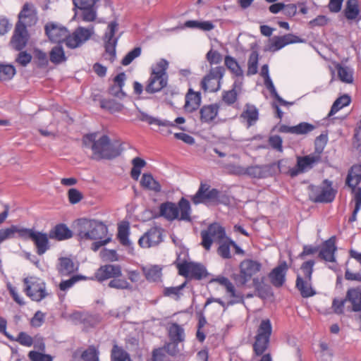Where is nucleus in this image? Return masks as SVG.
Here are the masks:
<instances>
[{
    "label": "nucleus",
    "instance_id": "1",
    "mask_svg": "<svg viewBox=\"0 0 361 361\" xmlns=\"http://www.w3.org/2000/svg\"><path fill=\"white\" fill-rule=\"evenodd\" d=\"M96 133H90L84 136L83 143L90 147L96 159H111L118 157L123 149L118 141L111 142L109 137L104 135L98 140Z\"/></svg>",
    "mask_w": 361,
    "mask_h": 361
},
{
    "label": "nucleus",
    "instance_id": "2",
    "mask_svg": "<svg viewBox=\"0 0 361 361\" xmlns=\"http://www.w3.org/2000/svg\"><path fill=\"white\" fill-rule=\"evenodd\" d=\"M160 216L166 220L172 221L175 219L190 222L192 221L191 207L190 202L182 197L176 205L172 202L161 203L159 206Z\"/></svg>",
    "mask_w": 361,
    "mask_h": 361
},
{
    "label": "nucleus",
    "instance_id": "3",
    "mask_svg": "<svg viewBox=\"0 0 361 361\" xmlns=\"http://www.w3.org/2000/svg\"><path fill=\"white\" fill-rule=\"evenodd\" d=\"M169 62L164 59H160L151 67L149 78L145 86V91L149 94L160 92L168 83Z\"/></svg>",
    "mask_w": 361,
    "mask_h": 361
},
{
    "label": "nucleus",
    "instance_id": "4",
    "mask_svg": "<svg viewBox=\"0 0 361 361\" xmlns=\"http://www.w3.org/2000/svg\"><path fill=\"white\" fill-rule=\"evenodd\" d=\"M272 333V326L269 319H263L257 330L255 342L252 345L253 352L255 356H261L267 350L270 337Z\"/></svg>",
    "mask_w": 361,
    "mask_h": 361
},
{
    "label": "nucleus",
    "instance_id": "5",
    "mask_svg": "<svg viewBox=\"0 0 361 361\" xmlns=\"http://www.w3.org/2000/svg\"><path fill=\"white\" fill-rule=\"evenodd\" d=\"M308 189L309 198L313 202H331L336 194V191L332 188V182L328 179L324 180L322 185H310Z\"/></svg>",
    "mask_w": 361,
    "mask_h": 361
},
{
    "label": "nucleus",
    "instance_id": "6",
    "mask_svg": "<svg viewBox=\"0 0 361 361\" xmlns=\"http://www.w3.org/2000/svg\"><path fill=\"white\" fill-rule=\"evenodd\" d=\"M23 283L26 295L33 301L39 302L49 295L45 282L39 278L26 277L23 279Z\"/></svg>",
    "mask_w": 361,
    "mask_h": 361
},
{
    "label": "nucleus",
    "instance_id": "7",
    "mask_svg": "<svg viewBox=\"0 0 361 361\" xmlns=\"http://www.w3.org/2000/svg\"><path fill=\"white\" fill-rule=\"evenodd\" d=\"M224 73L225 68L222 66L212 68L201 80V88L205 92H216L219 91L221 89V80Z\"/></svg>",
    "mask_w": 361,
    "mask_h": 361
},
{
    "label": "nucleus",
    "instance_id": "8",
    "mask_svg": "<svg viewBox=\"0 0 361 361\" xmlns=\"http://www.w3.org/2000/svg\"><path fill=\"white\" fill-rule=\"evenodd\" d=\"M118 23L116 21L111 22L106 28L103 37L104 43L105 54L104 58L113 63L116 59V47L119 36L115 37V33L118 29Z\"/></svg>",
    "mask_w": 361,
    "mask_h": 361
},
{
    "label": "nucleus",
    "instance_id": "9",
    "mask_svg": "<svg viewBox=\"0 0 361 361\" xmlns=\"http://www.w3.org/2000/svg\"><path fill=\"white\" fill-rule=\"evenodd\" d=\"M202 238L201 245L207 250H209L212 243H220L226 239L225 229L219 224H211L206 230H203L200 233Z\"/></svg>",
    "mask_w": 361,
    "mask_h": 361
},
{
    "label": "nucleus",
    "instance_id": "10",
    "mask_svg": "<svg viewBox=\"0 0 361 361\" xmlns=\"http://www.w3.org/2000/svg\"><path fill=\"white\" fill-rule=\"evenodd\" d=\"M94 27H87L79 26L71 33L68 32L66 40V46L69 49H76L82 46L94 35Z\"/></svg>",
    "mask_w": 361,
    "mask_h": 361
},
{
    "label": "nucleus",
    "instance_id": "11",
    "mask_svg": "<svg viewBox=\"0 0 361 361\" xmlns=\"http://www.w3.org/2000/svg\"><path fill=\"white\" fill-rule=\"evenodd\" d=\"M99 0H73L75 8V16L82 21L92 22L97 18L96 4Z\"/></svg>",
    "mask_w": 361,
    "mask_h": 361
},
{
    "label": "nucleus",
    "instance_id": "12",
    "mask_svg": "<svg viewBox=\"0 0 361 361\" xmlns=\"http://www.w3.org/2000/svg\"><path fill=\"white\" fill-rule=\"evenodd\" d=\"M22 239L31 240L37 249L39 255L44 254L49 248V235L45 233L37 231L33 228H25L21 231Z\"/></svg>",
    "mask_w": 361,
    "mask_h": 361
},
{
    "label": "nucleus",
    "instance_id": "13",
    "mask_svg": "<svg viewBox=\"0 0 361 361\" xmlns=\"http://www.w3.org/2000/svg\"><path fill=\"white\" fill-rule=\"evenodd\" d=\"M321 160V155L315 152L303 157H298L295 166L290 169L288 173L291 177H295L300 173L310 171Z\"/></svg>",
    "mask_w": 361,
    "mask_h": 361
},
{
    "label": "nucleus",
    "instance_id": "14",
    "mask_svg": "<svg viewBox=\"0 0 361 361\" xmlns=\"http://www.w3.org/2000/svg\"><path fill=\"white\" fill-rule=\"evenodd\" d=\"M178 268L180 275L190 279L201 280L208 275L206 268L199 263L184 262Z\"/></svg>",
    "mask_w": 361,
    "mask_h": 361
},
{
    "label": "nucleus",
    "instance_id": "15",
    "mask_svg": "<svg viewBox=\"0 0 361 361\" xmlns=\"http://www.w3.org/2000/svg\"><path fill=\"white\" fill-rule=\"evenodd\" d=\"M220 191L211 188L210 185L201 182L197 192L192 196L191 200L194 204H207L214 202L219 197Z\"/></svg>",
    "mask_w": 361,
    "mask_h": 361
},
{
    "label": "nucleus",
    "instance_id": "16",
    "mask_svg": "<svg viewBox=\"0 0 361 361\" xmlns=\"http://www.w3.org/2000/svg\"><path fill=\"white\" fill-rule=\"evenodd\" d=\"M122 276V269L119 264H108L100 266L94 273V277L100 283L108 279L121 277Z\"/></svg>",
    "mask_w": 361,
    "mask_h": 361
},
{
    "label": "nucleus",
    "instance_id": "17",
    "mask_svg": "<svg viewBox=\"0 0 361 361\" xmlns=\"http://www.w3.org/2000/svg\"><path fill=\"white\" fill-rule=\"evenodd\" d=\"M270 165H254L247 167L238 166L236 172L255 178H264L271 175Z\"/></svg>",
    "mask_w": 361,
    "mask_h": 361
},
{
    "label": "nucleus",
    "instance_id": "18",
    "mask_svg": "<svg viewBox=\"0 0 361 361\" xmlns=\"http://www.w3.org/2000/svg\"><path fill=\"white\" fill-rule=\"evenodd\" d=\"M29 39V35L27 27L20 23H16L11 39L13 48L16 51L23 50L27 45Z\"/></svg>",
    "mask_w": 361,
    "mask_h": 361
},
{
    "label": "nucleus",
    "instance_id": "19",
    "mask_svg": "<svg viewBox=\"0 0 361 361\" xmlns=\"http://www.w3.org/2000/svg\"><path fill=\"white\" fill-rule=\"evenodd\" d=\"M305 39H300L299 37L293 34H286L283 36H274L269 44L268 50L271 52H275L285 46L294 44L304 42Z\"/></svg>",
    "mask_w": 361,
    "mask_h": 361
},
{
    "label": "nucleus",
    "instance_id": "20",
    "mask_svg": "<svg viewBox=\"0 0 361 361\" xmlns=\"http://www.w3.org/2000/svg\"><path fill=\"white\" fill-rule=\"evenodd\" d=\"M162 240L161 229L152 227L140 238L138 244L141 247L148 248L159 245Z\"/></svg>",
    "mask_w": 361,
    "mask_h": 361
},
{
    "label": "nucleus",
    "instance_id": "21",
    "mask_svg": "<svg viewBox=\"0 0 361 361\" xmlns=\"http://www.w3.org/2000/svg\"><path fill=\"white\" fill-rule=\"evenodd\" d=\"M44 30L50 41L54 43L64 42L66 44L68 33L66 27L54 23H48L45 25Z\"/></svg>",
    "mask_w": 361,
    "mask_h": 361
},
{
    "label": "nucleus",
    "instance_id": "22",
    "mask_svg": "<svg viewBox=\"0 0 361 361\" xmlns=\"http://www.w3.org/2000/svg\"><path fill=\"white\" fill-rule=\"evenodd\" d=\"M138 119L141 121L147 122L149 125H157L160 127H176V124L184 123L185 120L183 117H178L175 119L174 122L168 120H162L158 118L153 117L145 112L139 111Z\"/></svg>",
    "mask_w": 361,
    "mask_h": 361
},
{
    "label": "nucleus",
    "instance_id": "23",
    "mask_svg": "<svg viewBox=\"0 0 361 361\" xmlns=\"http://www.w3.org/2000/svg\"><path fill=\"white\" fill-rule=\"evenodd\" d=\"M288 265L286 262L275 267L269 274L271 284L277 288L281 287L285 283Z\"/></svg>",
    "mask_w": 361,
    "mask_h": 361
},
{
    "label": "nucleus",
    "instance_id": "24",
    "mask_svg": "<svg viewBox=\"0 0 361 361\" xmlns=\"http://www.w3.org/2000/svg\"><path fill=\"white\" fill-rule=\"evenodd\" d=\"M240 118L242 122L245 123L247 128H249L255 126L259 120V110L255 105L246 104Z\"/></svg>",
    "mask_w": 361,
    "mask_h": 361
},
{
    "label": "nucleus",
    "instance_id": "25",
    "mask_svg": "<svg viewBox=\"0 0 361 361\" xmlns=\"http://www.w3.org/2000/svg\"><path fill=\"white\" fill-rule=\"evenodd\" d=\"M59 274L61 276H68L78 270V266L70 257H61L58 259L56 265Z\"/></svg>",
    "mask_w": 361,
    "mask_h": 361
},
{
    "label": "nucleus",
    "instance_id": "26",
    "mask_svg": "<svg viewBox=\"0 0 361 361\" xmlns=\"http://www.w3.org/2000/svg\"><path fill=\"white\" fill-rule=\"evenodd\" d=\"M185 102L183 106L184 111L187 113H192L200 106L201 93L200 92H194L192 89H189L185 95Z\"/></svg>",
    "mask_w": 361,
    "mask_h": 361
},
{
    "label": "nucleus",
    "instance_id": "27",
    "mask_svg": "<svg viewBox=\"0 0 361 361\" xmlns=\"http://www.w3.org/2000/svg\"><path fill=\"white\" fill-rule=\"evenodd\" d=\"M361 182V164L353 165L348 171L345 183L352 188L354 195H356V190H360L357 185Z\"/></svg>",
    "mask_w": 361,
    "mask_h": 361
},
{
    "label": "nucleus",
    "instance_id": "28",
    "mask_svg": "<svg viewBox=\"0 0 361 361\" xmlns=\"http://www.w3.org/2000/svg\"><path fill=\"white\" fill-rule=\"evenodd\" d=\"M219 106L211 104L202 106L200 109V120L202 123H211L218 116Z\"/></svg>",
    "mask_w": 361,
    "mask_h": 361
},
{
    "label": "nucleus",
    "instance_id": "29",
    "mask_svg": "<svg viewBox=\"0 0 361 361\" xmlns=\"http://www.w3.org/2000/svg\"><path fill=\"white\" fill-rule=\"evenodd\" d=\"M37 21L36 13L32 9V6L28 3L23 5L22 10L18 14V21L17 23L27 26H31Z\"/></svg>",
    "mask_w": 361,
    "mask_h": 361
},
{
    "label": "nucleus",
    "instance_id": "30",
    "mask_svg": "<svg viewBox=\"0 0 361 361\" xmlns=\"http://www.w3.org/2000/svg\"><path fill=\"white\" fill-rule=\"evenodd\" d=\"M336 250V237L332 236L324 243L319 256L325 261L333 262L335 261Z\"/></svg>",
    "mask_w": 361,
    "mask_h": 361
},
{
    "label": "nucleus",
    "instance_id": "31",
    "mask_svg": "<svg viewBox=\"0 0 361 361\" xmlns=\"http://www.w3.org/2000/svg\"><path fill=\"white\" fill-rule=\"evenodd\" d=\"M72 236V231L64 224L56 225L49 233V238L59 241L69 239Z\"/></svg>",
    "mask_w": 361,
    "mask_h": 361
},
{
    "label": "nucleus",
    "instance_id": "32",
    "mask_svg": "<svg viewBox=\"0 0 361 361\" xmlns=\"http://www.w3.org/2000/svg\"><path fill=\"white\" fill-rule=\"evenodd\" d=\"M108 233L107 226L102 221L92 219L90 236L86 240H97L104 238Z\"/></svg>",
    "mask_w": 361,
    "mask_h": 361
},
{
    "label": "nucleus",
    "instance_id": "33",
    "mask_svg": "<svg viewBox=\"0 0 361 361\" xmlns=\"http://www.w3.org/2000/svg\"><path fill=\"white\" fill-rule=\"evenodd\" d=\"M346 300L351 305V311L361 312V287L348 289L346 293Z\"/></svg>",
    "mask_w": 361,
    "mask_h": 361
},
{
    "label": "nucleus",
    "instance_id": "34",
    "mask_svg": "<svg viewBox=\"0 0 361 361\" xmlns=\"http://www.w3.org/2000/svg\"><path fill=\"white\" fill-rule=\"evenodd\" d=\"M295 286L302 298L312 297L316 294L312 286V281L303 279L300 275L297 276Z\"/></svg>",
    "mask_w": 361,
    "mask_h": 361
},
{
    "label": "nucleus",
    "instance_id": "35",
    "mask_svg": "<svg viewBox=\"0 0 361 361\" xmlns=\"http://www.w3.org/2000/svg\"><path fill=\"white\" fill-rule=\"evenodd\" d=\"M169 336L176 348L179 343L185 340L184 329L177 323H172L169 327Z\"/></svg>",
    "mask_w": 361,
    "mask_h": 361
},
{
    "label": "nucleus",
    "instance_id": "36",
    "mask_svg": "<svg viewBox=\"0 0 361 361\" xmlns=\"http://www.w3.org/2000/svg\"><path fill=\"white\" fill-rule=\"evenodd\" d=\"M92 219H79L75 221V229L80 240H86L90 236Z\"/></svg>",
    "mask_w": 361,
    "mask_h": 361
},
{
    "label": "nucleus",
    "instance_id": "37",
    "mask_svg": "<svg viewBox=\"0 0 361 361\" xmlns=\"http://www.w3.org/2000/svg\"><path fill=\"white\" fill-rule=\"evenodd\" d=\"M262 264L252 259L243 260L240 264V269L250 279L260 271Z\"/></svg>",
    "mask_w": 361,
    "mask_h": 361
},
{
    "label": "nucleus",
    "instance_id": "38",
    "mask_svg": "<svg viewBox=\"0 0 361 361\" xmlns=\"http://www.w3.org/2000/svg\"><path fill=\"white\" fill-rule=\"evenodd\" d=\"M25 228L12 225L8 228L0 229V245L6 240L16 238V234H18L19 238H22L21 231H25Z\"/></svg>",
    "mask_w": 361,
    "mask_h": 361
},
{
    "label": "nucleus",
    "instance_id": "39",
    "mask_svg": "<svg viewBox=\"0 0 361 361\" xmlns=\"http://www.w3.org/2000/svg\"><path fill=\"white\" fill-rule=\"evenodd\" d=\"M140 184L144 188L155 192H159L161 190L160 183L150 173H144L142 175Z\"/></svg>",
    "mask_w": 361,
    "mask_h": 361
},
{
    "label": "nucleus",
    "instance_id": "40",
    "mask_svg": "<svg viewBox=\"0 0 361 361\" xmlns=\"http://www.w3.org/2000/svg\"><path fill=\"white\" fill-rule=\"evenodd\" d=\"M171 343L166 344L164 348H158L152 350V361H164L166 357L165 352H167L171 355H175L176 354V350L173 347V350H171Z\"/></svg>",
    "mask_w": 361,
    "mask_h": 361
},
{
    "label": "nucleus",
    "instance_id": "41",
    "mask_svg": "<svg viewBox=\"0 0 361 361\" xmlns=\"http://www.w3.org/2000/svg\"><path fill=\"white\" fill-rule=\"evenodd\" d=\"M49 59L54 64H60L67 60L64 50L61 45L54 47L49 52Z\"/></svg>",
    "mask_w": 361,
    "mask_h": 361
},
{
    "label": "nucleus",
    "instance_id": "42",
    "mask_svg": "<svg viewBox=\"0 0 361 361\" xmlns=\"http://www.w3.org/2000/svg\"><path fill=\"white\" fill-rule=\"evenodd\" d=\"M185 26L189 28L197 29L204 32L212 30L215 27L214 23L209 20H187L185 23Z\"/></svg>",
    "mask_w": 361,
    "mask_h": 361
},
{
    "label": "nucleus",
    "instance_id": "43",
    "mask_svg": "<svg viewBox=\"0 0 361 361\" xmlns=\"http://www.w3.org/2000/svg\"><path fill=\"white\" fill-rule=\"evenodd\" d=\"M129 231L130 227L128 222L123 223L118 227L117 237L121 244L123 246L128 247L131 245V243L128 238Z\"/></svg>",
    "mask_w": 361,
    "mask_h": 361
},
{
    "label": "nucleus",
    "instance_id": "44",
    "mask_svg": "<svg viewBox=\"0 0 361 361\" xmlns=\"http://www.w3.org/2000/svg\"><path fill=\"white\" fill-rule=\"evenodd\" d=\"M224 63L227 68L236 77H242L243 71L238 61L231 56H226L224 59Z\"/></svg>",
    "mask_w": 361,
    "mask_h": 361
},
{
    "label": "nucleus",
    "instance_id": "45",
    "mask_svg": "<svg viewBox=\"0 0 361 361\" xmlns=\"http://www.w3.org/2000/svg\"><path fill=\"white\" fill-rule=\"evenodd\" d=\"M210 282H216L220 285L224 286L226 289L227 293H230V296L232 298H240L236 293L235 289L233 284L229 281V279L225 276H218L215 279H213L210 281ZM240 300H243L242 297H240Z\"/></svg>",
    "mask_w": 361,
    "mask_h": 361
},
{
    "label": "nucleus",
    "instance_id": "46",
    "mask_svg": "<svg viewBox=\"0 0 361 361\" xmlns=\"http://www.w3.org/2000/svg\"><path fill=\"white\" fill-rule=\"evenodd\" d=\"M350 101V97L346 94L336 99L331 108L330 112L329 113V116L335 114L342 108L349 105Z\"/></svg>",
    "mask_w": 361,
    "mask_h": 361
},
{
    "label": "nucleus",
    "instance_id": "47",
    "mask_svg": "<svg viewBox=\"0 0 361 361\" xmlns=\"http://www.w3.org/2000/svg\"><path fill=\"white\" fill-rule=\"evenodd\" d=\"M259 54L254 50L251 52L247 61V75H255L258 71Z\"/></svg>",
    "mask_w": 361,
    "mask_h": 361
},
{
    "label": "nucleus",
    "instance_id": "48",
    "mask_svg": "<svg viewBox=\"0 0 361 361\" xmlns=\"http://www.w3.org/2000/svg\"><path fill=\"white\" fill-rule=\"evenodd\" d=\"M16 71L13 66L0 63V81L11 80L16 75Z\"/></svg>",
    "mask_w": 361,
    "mask_h": 361
},
{
    "label": "nucleus",
    "instance_id": "49",
    "mask_svg": "<svg viewBox=\"0 0 361 361\" xmlns=\"http://www.w3.org/2000/svg\"><path fill=\"white\" fill-rule=\"evenodd\" d=\"M360 11L356 0H348L345 9V16L348 20L355 19Z\"/></svg>",
    "mask_w": 361,
    "mask_h": 361
},
{
    "label": "nucleus",
    "instance_id": "50",
    "mask_svg": "<svg viewBox=\"0 0 361 361\" xmlns=\"http://www.w3.org/2000/svg\"><path fill=\"white\" fill-rule=\"evenodd\" d=\"M100 106L103 109H106L111 113L120 112L123 109V105L118 102H116L114 99H101Z\"/></svg>",
    "mask_w": 361,
    "mask_h": 361
},
{
    "label": "nucleus",
    "instance_id": "51",
    "mask_svg": "<svg viewBox=\"0 0 361 361\" xmlns=\"http://www.w3.org/2000/svg\"><path fill=\"white\" fill-rule=\"evenodd\" d=\"M231 240V239L226 238V239L219 243V246L217 249V254L223 259L231 258L230 250L231 247V245H230Z\"/></svg>",
    "mask_w": 361,
    "mask_h": 361
},
{
    "label": "nucleus",
    "instance_id": "52",
    "mask_svg": "<svg viewBox=\"0 0 361 361\" xmlns=\"http://www.w3.org/2000/svg\"><path fill=\"white\" fill-rule=\"evenodd\" d=\"M143 271L147 280L149 281H157L160 279L161 276V269L154 265L149 268L143 269Z\"/></svg>",
    "mask_w": 361,
    "mask_h": 361
},
{
    "label": "nucleus",
    "instance_id": "53",
    "mask_svg": "<svg viewBox=\"0 0 361 361\" xmlns=\"http://www.w3.org/2000/svg\"><path fill=\"white\" fill-rule=\"evenodd\" d=\"M5 336L11 341H15L19 343L20 345L30 347L33 344V338L25 332H20L16 338H14L12 336L8 333H5Z\"/></svg>",
    "mask_w": 361,
    "mask_h": 361
},
{
    "label": "nucleus",
    "instance_id": "54",
    "mask_svg": "<svg viewBox=\"0 0 361 361\" xmlns=\"http://www.w3.org/2000/svg\"><path fill=\"white\" fill-rule=\"evenodd\" d=\"M108 287L118 290H130L132 288L130 283L126 279L121 277L111 279L108 283Z\"/></svg>",
    "mask_w": 361,
    "mask_h": 361
},
{
    "label": "nucleus",
    "instance_id": "55",
    "mask_svg": "<svg viewBox=\"0 0 361 361\" xmlns=\"http://www.w3.org/2000/svg\"><path fill=\"white\" fill-rule=\"evenodd\" d=\"M338 71V76L339 79L345 83H352L353 81V76L352 71L346 66H342L338 64L336 66Z\"/></svg>",
    "mask_w": 361,
    "mask_h": 361
},
{
    "label": "nucleus",
    "instance_id": "56",
    "mask_svg": "<svg viewBox=\"0 0 361 361\" xmlns=\"http://www.w3.org/2000/svg\"><path fill=\"white\" fill-rule=\"evenodd\" d=\"M34 61L40 68L47 67L49 63L47 54L39 49L34 50Z\"/></svg>",
    "mask_w": 361,
    "mask_h": 361
},
{
    "label": "nucleus",
    "instance_id": "57",
    "mask_svg": "<svg viewBox=\"0 0 361 361\" xmlns=\"http://www.w3.org/2000/svg\"><path fill=\"white\" fill-rule=\"evenodd\" d=\"M129 354L116 345L113 347L111 351V361H129Z\"/></svg>",
    "mask_w": 361,
    "mask_h": 361
},
{
    "label": "nucleus",
    "instance_id": "58",
    "mask_svg": "<svg viewBox=\"0 0 361 361\" xmlns=\"http://www.w3.org/2000/svg\"><path fill=\"white\" fill-rule=\"evenodd\" d=\"M315 126L307 123L302 122L299 124L294 126V134L295 135H306L315 129Z\"/></svg>",
    "mask_w": 361,
    "mask_h": 361
},
{
    "label": "nucleus",
    "instance_id": "59",
    "mask_svg": "<svg viewBox=\"0 0 361 361\" xmlns=\"http://www.w3.org/2000/svg\"><path fill=\"white\" fill-rule=\"evenodd\" d=\"M141 51L142 49L140 47H135L124 56L121 61V64L123 66H128L135 59L140 56Z\"/></svg>",
    "mask_w": 361,
    "mask_h": 361
},
{
    "label": "nucleus",
    "instance_id": "60",
    "mask_svg": "<svg viewBox=\"0 0 361 361\" xmlns=\"http://www.w3.org/2000/svg\"><path fill=\"white\" fill-rule=\"evenodd\" d=\"M355 208L351 216L349 218L348 221L352 223L356 221L357 214L361 207V190H356V195H354Z\"/></svg>",
    "mask_w": 361,
    "mask_h": 361
},
{
    "label": "nucleus",
    "instance_id": "61",
    "mask_svg": "<svg viewBox=\"0 0 361 361\" xmlns=\"http://www.w3.org/2000/svg\"><path fill=\"white\" fill-rule=\"evenodd\" d=\"M315 262L314 260H308L305 262L301 266V270L304 274V278L305 279H308L309 281H312V274L313 273V267Z\"/></svg>",
    "mask_w": 361,
    "mask_h": 361
},
{
    "label": "nucleus",
    "instance_id": "62",
    "mask_svg": "<svg viewBox=\"0 0 361 361\" xmlns=\"http://www.w3.org/2000/svg\"><path fill=\"white\" fill-rule=\"evenodd\" d=\"M28 357L31 361H53V358L50 355L35 350L29 352Z\"/></svg>",
    "mask_w": 361,
    "mask_h": 361
},
{
    "label": "nucleus",
    "instance_id": "63",
    "mask_svg": "<svg viewBox=\"0 0 361 361\" xmlns=\"http://www.w3.org/2000/svg\"><path fill=\"white\" fill-rule=\"evenodd\" d=\"M268 142L273 149L279 152H283V140L279 135H275L270 136Z\"/></svg>",
    "mask_w": 361,
    "mask_h": 361
},
{
    "label": "nucleus",
    "instance_id": "64",
    "mask_svg": "<svg viewBox=\"0 0 361 361\" xmlns=\"http://www.w3.org/2000/svg\"><path fill=\"white\" fill-rule=\"evenodd\" d=\"M84 361H99L98 353L94 347H90L82 354Z\"/></svg>",
    "mask_w": 361,
    "mask_h": 361
}]
</instances>
